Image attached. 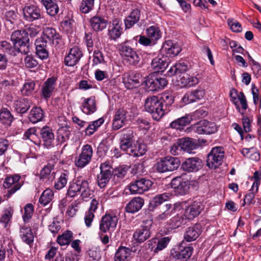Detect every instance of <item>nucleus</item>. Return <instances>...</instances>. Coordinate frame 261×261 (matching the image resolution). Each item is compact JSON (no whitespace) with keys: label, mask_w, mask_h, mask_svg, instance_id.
I'll list each match as a JSON object with an SVG mask.
<instances>
[{"label":"nucleus","mask_w":261,"mask_h":261,"mask_svg":"<svg viewBox=\"0 0 261 261\" xmlns=\"http://www.w3.org/2000/svg\"><path fill=\"white\" fill-rule=\"evenodd\" d=\"M188 69V66L184 62H179L171 66L167 72L169 76H173L176 74L184 73Z\"/></svg>","instance_id":"c9c22d12"},{"label":"nucleus","mask_w":261,"mask_h":261,"mask_svg":"<svg viewBox=\"0 0 261 261\" xmlns=\"http://www.w3.org/2000/svg\"><path fill=\"white\" fill-rule=\"evenodd\" d=\"M118 218L115 215L105 214L101 220L99 229L102 232L114 229L117 224Z\"/></svg>","instance_id":"f8f14e48"},{"label":"nucleus","mask_w":261,"mask_h":261,"mask_svg":"<svg viewBox=\"0 0 261 261\" xmlns=\"http://www.w3.org/2000/svg\"><path fill=\"white\" fill-rule=\"evenodd\" d=\"M53 197L54 192L53 190L47 189L41 194L39 198V202L45 206L52 200Z\"/></svg>","instance_id":"3c124183"},{"label":"nucleus","mask_w":261,"mask_h":261,"mask_svg":"<svg viewBox=\"0 0 261 261\" xmlns=\"http://www.w3.org/2000/svg\"><path fill=\"white\" fill-rule=\"evenodd\" d=\"M3 186L6 189H10L8 190V193L6 195L7 198H9L16 191V182L14 176L7 177L5 179Z\"/></svg>","instance_id":"37998d69"},{"label":"nucleus","mask_w":261,"mask_h":261,"mask_svg":"<svg viewBox=\"0 0 261 261\" xmlns=\"http://www.w3.org/2000/svg\"><path fill=\"white\" fill-rule=\"evenodd\" d=\"M198 83L199 80L196 77L187 74L179 75L176 80V85L180 88L190 87L197 85Z\"/></svg>","instance_id":"a211bd4d"},{"label":"nucleus","mask_w":261,"mask_h":261,"mask_svg":"<svg viewBox=\"0 0 261 261\" xmlns=\"http://www.w3.org/2000/svg\"><path fill=\"white\" fill-rule=\"evenodd\" d=\"M180 148L185 151L190 153L197 147L194 139L189 138H181L179 140Z\"/></svg>","instance_id":"e433bc0d"},{"label":"nucleus","mask_w":261,"mask_h":261,"mask_svg":"<svg viewBox=\"0 0 261 261\" xmlns=\"http://www.w3.org/2000/svg\"><path fill=\"white\" fill-rule=\"evenodd\" d=\"M11 41L13 42V45L6 41L0 42V48L4 51L8 53L10 55L15 57L16 55V49L15 44H16V32L12 33L11 36Z\"/></svg>","instance_id":"4be33fe9"},{"label":"nucleus","mask_w":261,"mask_h":261,"mask_svg":"<svg viewBox=\"0 0 261 261\" xmlns=\"http://www.w3.org/2000/svg\"><path fill=\"white\" fill-rule=\"evenodd\" d=\"M6 25L8 27H10L12 24H13L16 22V15L13 10H10L6 13Z\"/></svg>","instance_id":"bf43d9fd"},{"label":"nucleus","mask_w":261,"mask_h":261,"mask_svg":"<svg viewBox=\"0 0 261 261\" xmlns=\"http://www.w3.org/2000/svg\"><path fill=\"white\" fill-rule=\"evenodd\" d=\"M94 218V213L89 211L85 213L84 216V222L87 227H90Z\"/></svg>","instance_id":"338daca9"},{"label":"nucleus","mask_w":261,"mask_h":261,"mask_svg":"<svg viewBox=\"0 0 261 261\" xmlns=\"http://www.w3.org/2000/svg\"><path fill=\"white\" fill-rule=\"evenodd\" d=\"M120 147L121 150L127 152L137 142L135 140L134 132L130 128L122 130L120 137Z\"/></svg>","instance_id":"1a4fd4ad"},{"label":"nucleus","mask_w":261,"mask_h":261,"mask_svg":"<svg viewBox=\"0 0 261 261\" xmlns=\"http://www.w3.org/2000/svg\"><path fill=\"white\" fill-rule=\"evenodd\" d=\"M202 166V161L198 158H190L181 164L183 170L191 172L198 170Z\"/></svg>","instance_id":"f3484780"},{"label":"nucleus","mask_w":261,"mask_h":261,"mask_svg":"<svg viewBox=\"0 0 261 261\" xmlns=\"http://www.w3.org/2000/svg\"><path fill=\"white\" fill-rule=\"evenodd\" d=\"M94 0H82L80 9L84 13L89 12L93 8Z\"/></svg>","instance_id":"6e6d98bb"},{"label":"nucleus","mask_w":261,"mask_h":261,"mask_svg":"<svg viewBox=\"0 0 261 261\" xmlns=\"http://www.w3.org/2000/svg\"><path fill=\"white\" fill-rule=\"evenodd\" d=\"M192 93L195 101L202 99L205 95V90L202 88H198L192 91Z\"/></svg>","instance_id":"69168bd1"},{"label":"nucleus","mask_w":261,"mask_h":261,"mask_svg":"<svg viewBox=\"0 0 261 261\" xmlns=\"http://www.w3.org/2000/svg\"><path fill=\"white\" fill-rule=\"evenodd\" d=\"M152 182L149 179L144 178L135 180L129 185V190L133 194H142L148 191L152 186Z\"/></svg>","instance_id":"9b49d317"},{"label":"nucleus","mask_w":261,"mask_h":261,"mask_svg":"<svg viewBox=\"0 0 261 261\" xmlns=\"http://www.w3.org/2000/svg\"><path fill=\"white\" fill-rule=\"evenodd\" d=\"M192 128L195 133L199 135H210L218 130V127L215 123L206 120L200 121L193 125Z\"/></svg>","instance_id":"0eeeda50"},{"label":"nucleus","mask_w":261,"mask_h":261,"mask_svg":"<svg viewBox=\"0 0 261 261\" xmlns=\"http://www.w3.org/2000/svg\"><path fill=\"white\" fill-rule=\"evenodd\" d=\"M93 62L94 65H97L105 62L104 57L99 50H95L93 53Z\"/></svg>","instance_id":"0e129e2a"},{"label":"nucleus","mask_w":261,"mask_h":261,"mask_svg":"<svg viewBox=\"0 0 261 261\" xmlns=\"http://www.w3.org/2000/svg\"><path fill=\"white\" fill-rule=\"evenodd\" d=\"M68 181V176L65 173H62L60 177L55 182L54 187L57 190H61L65 187Z\"/></svg>","instance_id":"4d7b16f0"},{"label":"nucleus","mask_w":261,"mask_h":261,"mask_svg":"<svg viewBox=\"0 0 261 261\" xmlns=\"http://www.w3.org/2000/svg\"><path fill=\"white\" fill-rule=\"evenodd\" d=\"M20 236L22 241L28 244H32L34 237L29 226H23L20 229Z\"/></svg>","instance_id":"ea45409f"},{"label":"nucleus","mask_w":261,"mask_h":261,"mask_svg":"<svg viewBox=\"0 0 261 261\" xmlns=\"http://www.w3.org/2000/svg\"><path fill=\"white\" fill-rule=\"evenodd\" d=\"M43 37L47 39L49 41H52L53 44L55 45H60L62 43V41L59 34L52 28L46 27L43 29Z\"/></svg>","instance_id":"5701e85b"},{"label":"nucleus","mask_w":261,"mask_h":261,"mask_svg":"<svg viewBox=\"0 0 261 261\" xmlns=\"http://www.w3.org/2000/svg\"><path fill=\"white\" fill-rule=\"evenodd\" d=\"M162 50L168 56L173 57L179 54L181 50V48L177 43L169 40L164 43Z\"/></svg>","instance_id":"412c9836"},{"label":"nucleus","mask_w":261,"mask_h":261,"mask_svg":"<svg viewBox=\"0 0 261 261\" xmlns=\"http://www.w3.org/2000/svg\"><path fill=\"white\" fill-rule=\"evenodd\" d=\"M112 173L101 172L97 175V181L100 188H104L109 182Z\"/></svg>","instance_id":"8fccbe9b"},{"label":"nucleus","mask_w":261,"mask_h":261,"mask_svg":"<svg viewBox=\"0 0 261 261\" xmlns=\"http://www.w3.org/2000/svg\"><path fill=\"white\" fill-rule=\"evenodd\" d=\"M171 187L175 190V192L178 195L186 194L190 189V183L188 180H184L180 177L173 178L171 181Z\"/></svg>","instance_id":"ddd939ff"},{"label":"nucleus","mask_w":261,"mask_h":261,"mask_svg":"<svg viewBox=\"0 0 261 261\" xmlns=\"http://www.w3.org/2000/svg\"><path fill=\"white\" fill-rule=\"evenodd\" d=\"M54 165L48 163L45 166L40 172V178L46 181H51L55 178V173L53 171Z\"/></svg>","instance_id":"473e14b6"},{"label":"nucleus","mask_w":261,"mask_h":261,"mask_svg":"<svg viewBox=\"0 0 261 261\" xmlns=\"http://www.w3.org/2000/svg\"><path fill=\"white\" fill-rule=\"evenodd\" d=\"M140 16V9L139 8L132 10L129 15L126 18L124 21L126 28L129 29L136 23L139 20Z\"/></svg>","instance_id":"f704fd0d"},{"label":"nucleus","mask_w":261,"mask_h":261,"mask_svg":"<svg viewBox=\"0 0 261 261\" xmlns=\"http://www.w3.org/2000/svg\"><path fill=\"white\" fill-rule=\"evenodd\" d=\"M44 147L49 148L54 146L55 136L52 130L48 127H43L40 132Z\"/></svg>","instance_id":"6ab92c4d"},{"label":"nucleus","mask_w":261,"mask_h":261,"mask_svg":"<svg viewBox=\"0 0 261 261\" xmlns=\"http://www.w3.org/2000/svg\"><path fill=\"white\" fill-rule=\"evenodd\" d=\"M167 85L166 79L154 74H149L145 81V85L149 91H154L163 89Z\"/></svg>","instance_id":"6e6552de"},{"label":"nucleus","mask_w":261,"mask_h":261,"mask_svg":"<svg viewBox=\"0 0 261 261\" xmlns=\"http://www.w3.org/2000/svg\"><path fill=\"white\" fill-rule=\"evenodd\" d=\"M108 21L103 17L95 16L90 19V26L92 29L96 32L101 31L107 25Z\"/></svg>","instance_id":"c85d7f7f"},{"label":"nucleus","mask_w":261,"mask_h":261,"mask_svg":"<svg viewBox=\"0 0 261 261\" xmlns=\"http://www.w3.org/2000/svg\"><path fill=\"white\" fill-rule=\"evenodd\" d=\"M224 156V149L221 147L212 149L207 155V166L211 169H216L221 165Z\"/></svg>","instance_id":"39448f33"},{"label":"nucleus","mask_w":261,"mask_h":261,"mask_svg":"<svg viewBox=\"0 0 261 261\" xmlns=\"http://www.w3.org/2000/svg\"><path fill=\"white\" fill-rule=\"evenodd\" d=\"M119 50L120 55L129 64L135 65L139 62V55L130 46L122 44L120 46Z\"/></svg>","instance_id":"423d86ee"},{"label":"nucleus","mask_w":261,"mask_h":261,"mask_svg":"<svg viewBox=\"0 0 261 261\" xmlns=\"http://www.w3.org/2000/svg\"><path fill=\"white\" fill-rule=\"evenodd\" d=\"M146 151L145 145L139 143L137 141L126 153L134 156H140L144 154Z\"/></svg>","instance_id":"58836bf2"},{"label":"nucleus","mask_w":261,"mask_h":261,"mask_svg":"<svg viewBox=\"0 0 261 261\" xmlns=\"http://www.w3.org/2000/svg\"><path fill=\"white\" fill-rule=\"evenodd\" d=\"M81 109L85 114L90 115L96 111V105L94 97L83 98Z\"/></svg>","instance_id":"393cba45"},{"label":"nucleus","mask_w":261,"mask_h":261,"mask_svg":"<svg viewBox=\"0 0 261 261\" xmlns=\"http://www.w3.org/2000/svg\"><path fill=\"white\" fill-rule=\"evenodd\" d=\"M144 204V200L140 197L133 198L125 207L126 211L134 213L139 211Z\"/></svg>","instance_id":"2f4dec72"},{"label":"nucleus","mask_w":261,"mask_h":261,"mask_svg":"<svg viewBox=\"0 0 261 261\" xmlns=\"http://www.w3.org/2000/svg\"><path fill=\"white\" fill-rule=\"evenodd\" d=\"M93 149L91 145L86 144L83 146L80 155L74 161L76 167L83 168L88 165L91 160Z\"/></svg>","instance_id":"9d476101"},{"label":"nucleus","mask_w":261,"mask_h":261,"mask_svg":"<svg viewBox=\"0 0 261 261\" xmlns=\"http://www.w3.org/2000/svg\"><path fill=\"white\" fill-rule=\"evenodd\" d=\"M43 117V110L39 107H35L31 110L29 118L32 123H35L41 121Z\"/></svg>","instance_id":"a18cd8bd"},{"label":"nucleus","mask_w":261,"mask_h":261,"mask_svg":"<svg viewBox=\"0 0 261 261\" xmlns=\"http://www.w3.org/2000/svg\"><path fill=\"white\" fill-rule=\"evenodd\" d=\"M72 234L71 231L67 230L58 237L57 242L61 246L68 245L72 238Z\"/></svg>","instance_id":"603ef678"},{"label":"nucleus","mask_w":261,"mask_h":261,"mask_svg":"<svg viewBox=\"0 0 261 261\" xmlns=\"http://www.w3.org/2000/svg\"><path fill=\"white\" fill-rule=\"evenodd\" d=\"M227 23L232 31L235 32H241L242 31L241 24L237 20L233 19H229Z\"/></svg>","instance_id":"e2e57ef3"},{"label":"nucleus","mask_w":261,"mask_h":261,"mask_svg":"<svg viewBox=\"0 0 261 261\" xmlns=\"http://www.w3.org/2000/svg\"><path fill=\"white\" fill-rule=\"evenodd\" d=\"M172 204H166L163 206L160 211L155 218V220L161 223L166 220L172 215Z\"/></svg>","instance_id":"72a5a7b5"},{"label":"nucleus","mask_w":261,"mask_h":261,"mask_svg":"<svg viewBox=\"0 0 261 261\" xmlns=\"http://www.w3.org/2000/svg\"><path fill=\"white\" fill-rule=\"evenodd\" d=\"M56 79L50 77L44 83L42 88V95L47 99L50 97L55 88Z\"/></svg>","instance_id":"cd10ccee"},{"label":"nucleus","mask_w":261,"mask_h":261,"mask_svg":"<svg viewBox=\"0 0 261 261\" xmlns=\"http://www.w3.org/2000/svg\"><path fill=\"white\" fill-rule=\"evenodd\" d=\"M161 99V101L164 102L167 105H170L173 103L174 101V98L172 95L167 92H164L162 94Z\"/></svg>","instance_id":"774afa93"},{"label":"nucleus","mask_w":261,"mask_h":261,"mask_svg":"<svg viewBox=\"0 0 261 261\" xmlns=\"http://www.w3.org/2000/svg\"><path fill=\"white\" fill-rule=\"evenodd\" d=\"M193 251V249L192 247H186L180 251L176 253L174 257L179 261H186L191 256Z\"/></svg>","instance_id":"49530a36"},{"label":"nucleus","mask_w":261,"mask_h":261,"mask_svg":"<svg viewBox=\"0 0 261 261\" xmlns=\"http://www.w3.org/2000/svg\"><path fill=\"white\" fill-rule=\"evenodd\" d=\"M141 78V76L139 73L132 72L123 79V83L127 89H132L139 86Z\"/></svg>","instance_id":"bb28decb"},{"label":"nucleus","mask_w":261,"mask_h":261,"mask_svg":"<svg viewBox=\"0 0 261 261\" xmlns=\"http://www.w3.org/2000/svg\"><path fill=\"white\" fill-rule=\"evenodd\" d=\"M230 96L233 103L236 106L237 109L240 110L239 105L238 102L240 101L242 108L244 110H246L248 108L247 100L245 95L243 92H240L237 94L234 90H232L230 92Z\"/></svg>","instance_id":"a878e982"},{"label":"nucleus","mask_w":261,"mask_h":261,"mask_svg":"<svg viewBox=\"0 0 261 261\" xmlns=\"http://www.w3.org/2000/svg\"><path fill=\"white\" fill-rule=\"evenodd\" d=\"M187 218L183 215H177L172 217L168 222L170 228L171 229H176L187 223Z\"/></svg>","instance_id":"c03bdc74"},{"label":"nucleus","mask_w":261,"mask_h":261,"mask_svg":"<svg viewBox=\"0 0 261 261\" xmlns=\"http://www.w3.org/2000/svg\"><path fill=\"white\" fill-rule=\"evenodd\" d=\"M168 62L166 61V58L165 57H160L159 56L154 58L151 64V68L155 72L163 70L166 68Z\"/></svg>","instance_id":"a19ab883"},{"label":"nucleus","mask_w":261,"mask_h":261,"mask_svg":"<svg viewBox=\"0 0 261 261\" xmlns=\"http://www.w3.org/2000/svg\"><path fill=\"white\" fill-rule=\"evenodd\" d=\"M171 196L169 193H164L155 196L151 201V204L154 206H158L164 201H167Z\"/></svg>","instance_id":"864d4df0"},{"label":"nucleus","mask_w":261,"mask_h":261,"mask_svg":"<svg viewBox=\"0 0 261 261\" xmlns=\"http://www.w3.org/2000/svg\"><path fill=\"white\" fill-rule=\"evenodd\" d=\"M127 112L124 109H119L114 117L112 127L113 129L117 130L124 125L127 121Z\"/></svg>","instance_id":"aec40b11"},{"label":"nucleus","mask_w":261,"mask_h":261,"mask_svg":"<svg viewBox=\"0 0 261 261\" xmlns=\"http://www.w3.org/2000/svg\"><path fill=\"white\" fill-rule=\"evenodd\" d=\"M192 119L191 116L186 115L172 121L170 124V126L172 128L181 130L184 126L189 124Z\"/></svg>","instance_id":"4c0bfd02"},{"label":"nucleus","mask_w":261,"mask_h":261,"mask_svg":"<svg viewBox=\"0 0 261 261\" xmlns=\"http://www.w3.org/2000/svg\"><path fill=\"white\" fill-rule=\"evenodd\" d=\"M131 253L132 251L129 248L120 246L115 253L114 261H129Z\"/></svg>","instance_id":"7c9ffc66"},{"label":"nucleus","mask_w":261,"mask_h":261,"mask_svg":"<svg viewBox=\"0 0 261 261\" xmlns=\"http://www.w3.org/2000/svg\"><path fill=\"white\" fill-rule=\"evenodd\" d=\"M36 138V129L35 128H30L25 132L23 139H29L34 143L37 144L35 141Z\"/></svg>","instance_id":"680f3d73"},{"label":"nucleus","mask_w":261,"mask_h":261,"mask_svg":"<svg viewBox=\"0 0 261 261\" xmlns=\"http://www.w3.org/2000/svg\"><path fill=\"white\" fill-rule=\"evenodd\" d=\"M41 1L49 15L55 16L58 13L59 8L56 0H41Z\"/></svg>","instance_id":"79ce46f5"},{"label":"nucleus","mask_w":261,"mask_h":261,"mask_svg":"<svg viewBox=\"0 0 261 261\" xmlns=\"http://www.w3.org/2000/svg\"><path fill=\"white\" fill-rule=\"evenodd\" d=\"M150 236V228L148 226L141 225L133 234L135 241L139 243L144 242Z\"/></svg>","instance_id":"b1692460"},{"label":"nucleus","mask_w":261,"mask_h":261,"mask_svg":"<svg viewBox=\"0 0 261 261\" xmlns=\"http://www.w3.org/2000/svg\"><path fill=\"white\" fill-rule=\"evenodd\" d=\"M13 120V116L7 109H2L0 112V122L4 125L9 126Z\"/></svg>","instance_id":"de8ad7c7"},{"label":"nucleus","mask_w":261,"mask_h":261,"mask_svg":"<svg viewBox=\"0 0 261 261\" xmlns=\"http://www.w3.org/2000/svg\"><path fill=\"white\" fill-rule=\"evenodd\" d=\"M180 164V162L178 158L166 156L157 163L156 169L161 173L172 171L176 170L179 167Z\"/></svg>","instance_id":"20e7f679"},{"label":"nucleus","mask_w":261,"mask_h":261,"mask_svg":"<svg viewBox=\"0 0 261 261\" xmlns=\"http://www.w3.org/2000/svg\"><path fill=\"white\" fill-rule=\"evenodd\" d=\"M93 193V191L90 189L88 181L77 178L75 181L70 182L67 196L74 197L80 194L82 199L87 200L88 198L92 197Z\"/></svg>","instance_id":"f257e3e1"},{"label":"nucleus","mask_w":261,"mask_h":261,"mask_svg":"<svg viewBox=\"0 0 261 261\" xmlns=\"http://www.w3.org/2000/svg\"><path fill=\"white\" fill-rule=\"evenodd\" d=\"M171 238L169 237H164L158 241L156 247L155 248L154 251L158 252L159 251H161L165 248L169 242L170 241Z\"/></svg>","instance_id":"13d9d810"},{"label":"nucleus","mask_w":261,"mask_h":261,"mask_svg":"<svg viewBox=\"0 0 261 261\" xmlns=\"http://www.w3.org/2000/svg\"><path fill=\"white\" fill-rule=\"evenodd\" d=\"M82 56V52L79 47L76 46L72 47L65 58V65L68 66H74L79 61Z\"/></svg>","instance_id":"dca6fc26"},{"label":"nucleus","mask_w":261,"mask_h":261,"mask_svg":"<svg viewBox=\"0 0 261 261\" xmlns=\"http://www.w3.org/2000/svg\"><path fill=\"white\" fill-rule=\"evenodd\" d=\"M146 35L152 40H157L161 37L160 30L158 27L152 25L146 30Z\"/></svg>","instance_id":"09e8293b"},{"label":"nucleus","mask_w":261,"mask_h":261,"mask_svg":"<svg viewBox=\"0 0 261 261\" xmlns=\"http://www.w3.org/2000/svg\"><path fill=\"white\" fill-rule=\"evenodd\" d=\"M34 212V207L32 204L28 203L24 207V214L22 215L23 221L26 223L32 218Z\"/></svg>","instance_id":"5fc2aeb1"},{"label":"nucleus","mask_w":261,"mask_h":261,"mask_svg":"<svg viewBox=\"0 0 261 261\" xmlns=\"http://www.w3.org/2000/svg\"><path fill=\"white\" fill-rule=\"evenodd\" d=\"M40 9L35 5L25 6L22 9L24 19L29 21H33L40 17Z\"/></svg>","instance_id":"4468645a"},{"label":"nucleus","mask_w":261,"mask_h":261,"mask_svg":"<svg viewBox=\"0 0 261 261\" xmlns=\"http://www.w3.org/2000/svg\"><path fill=\"white\" fill-rule=\"evenodd\" d=\"M203 209L201 202L194 201L186 208L184 216L188 220H192L198 216Z\"/></svg>","instance_id":"2eb2a0df"},{"label":"nucleus","mask_w":261,"mask_h":261,"mask_svg":"<svg viewBox=\"0 0 261 261\" xmlns=\"http://www.w3.org/2000/svg\"><path fill=\"white\" fill-rule=\"evenodd\" d=\"M201 232V226L200 224H196L187 229L184 236V239L187 242L194 241L198 238Z\"/></svg>","instance_id":"c756f323"},{"label":"nucleus","mask_w":261,"mask_h":261,"mask_svg":"<svg viewBox=\"0 0 261 261\" xmlns=\"http://www.w3.org/2000/svg\"><path fill=\"white\" fill-rule=\"evenodd\" d=\"M144 106L146 111L152 115L154 120H159L165 114L163 108V102L155 96L147 98L145 100Z\"/></svg>","instance_id":"7ed1b4c3"},{"label":"nucleus","mask_w":261,"mask_h":261,"mask_svg":"<svg viewBox=\"0 0 261 261\" xmlns=\"http://www.w3.org/2000/svg\"><path fill=\"white\" fill-rule=\"evenodd\" d=\"M35 85L34 82L26 83L21 90V93L27 96L30 95L34 89Z\"/></svg>","instance_id":"052dcab7"},{"label":"nucleus","mask_w":261,"mask_h":261,"mask_svg":"<svg viewBox=\"0 0 261 261\" xmlns=\"http://www.w3.org/2000/svg\"><path fill=\"white\" fill-rule=\"evenodd\" d=\"M39 27L34 25H31L25 30H23L22 33L21 31L17 30V45L20 46V48H17V52L24 54H27L29 51L28 36L34 37L39 33Z\"/></svg>","instance_id":"f03ea898"}]
</instances>
